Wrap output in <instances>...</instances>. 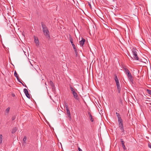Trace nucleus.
<instances>
[{"mask_svg": "<svg viewBox=\"0 0 151 151\" xmlns=\"http://www.w3.org/2000/svg\"><path fill=\"white\" fill-rule=\"evenodd\" d=\"M23 51L24 52V53L25 52L24 51Z\"/></svg>", "mask_w": 151, "mask_h": 151, "instance_id": "nucleus-38", "label": "nucleus"}, {"mask_svg": "<svg viewBox=\"0 0 151 151\" xmlns=\"http://www.w3.org/2000/svg\"><path fill=\"white\" fill-rule=\"evenodd\" d=\"M12 96H15L14 94H12Z\"/></svg>", "mask_w": 151, "mask_h": 151, "instance_id": "nucleus-33", "label": "nucleus"}, {"mask_svg": "<svg viewBox=\"0 0 151 151\" xmlns=\"http://www.w3.org/2000/svg\"><path fill=\"white\" fill-rule=\"evenodd\" d=\"M124 71L125 72L126 74L127 73H129L130 72L129 71V70H128V69L127 68H124Z\"/></svg>", "mask_w": 151, "mask_h": 151, "instance_id": "nucleus-16", "label": "nucleus"}, {"mask_svg": "<svg viewBox=\"0 0 151 151\" xmlns=\"http://www.w3.org/2000/svg\"><path fill=\"white\" fill-rule=\"evenodd\" d=\"M19 83H22V84H23L22 83V82L20 80H19Z\"/></svg>", "mask_w": 151, "mask_h": 151, "instance_id": "nucleus-34", "label": "nucleus"}, {"mask_svg": "<svg viewBox=\"0 0 151 151\" xmlns=\"http://www.w3.org/2000/svg\"><path fill=\"white\" fill-rule=\"evenodd\" d=\"M120 101H121V103L122 104V101L121 99H120Z\"/></svg>", "mask_w": 151, "mask_h": 151, "instance_id": "nucleus-32", "label": "nucleus"}, {"mask_svg": "<svg viewBox=\"0 0 151 151\" xmlns=\"http://www.w3.org/2000/svg\"><path fill=\"white\" fill-rule=\"evenodd\" d=\"M66 113L68 115V117H70V110L69 109H66Z\"/></svg>", "mask_w": 151, "mask_h": 151, "instance_id": "nucleus-10", "label": "nucleus"}, {"mask_svg": "<svg viewBox=\"0 0 151 151\" xmlns=\"http://www.w3.org/2000/svg\"><path fill=\"white\" fill-rule=\"evenodd\" d=\"M119 125V127L120 128L122 132H124V129L123 124Z\"/></svg>", "mask_w": 151, "mask_h": 151, "instance_id": "nucleus-12", "label": "nucleus"}, {"mask_svg": "<svg viewBox=\"0 0 151 151\" xmlns=\"http://www.w3.org/2000/svg\"><path fill=\"white\" fill-rule=\"evenodd\" d=\"M70 90H71L72 93L73 95L74 98L78 100V97L77 94L75 91L74 88L71 86H70Z\"/></svg>", "mask_w": 151, "mask_h": 151, "instance_id": "nucleus-3", "label": "nucleus"}, {"mask_svg": "<svg viewBox=\"0 0 151 151\" xmlns=\"http://www.w3.org/2000/svg\"><path fill=\"white\" fill-rule=\"evenodd\" d=\"M126 74L130 81L131 82H132L133 81V77L130 72L127 73Z\"/></svg>", "mask_w": 151, "mask_h": 151, "instance_id": "nucleus-5", "label": "nucleus"}, {"mask_svg": "<svg viewBox=\"0 0 151 151\" xmlns=\"http://www.w3.org/2000/svg\"><path fill=\"white\" fill-rule=\"evenodd\" d=\"M64 106L66 108V109H69L68 105L66 104H65L64 105Z\"/></svg>", "mask_w": 151, "mask_h": 151, "instance_id": "nucleus-25", "label": "nucleus"}, {"mask_svg": "<svg viewBox=\"0 0 151 151\" xmlns=\"http://www.w3.org/2000/svg\"><path fill=\"white\" fill-rule=\"evenodd\" d=\"M14 74V76L16 77L18 81H19V77H18V74L16 71H15Z\"/></svg>", "mask_w": 151, "mask_h": 151, "instance_id": "nucleus-11", "label": "nucleus"}, {"mask_svg": "<svg viewBox=\"0 0 151 151\" xmlns=\"http://www.w3.org/2000/svg\"><path fill=\"white\" fill-rule=\"evenodd\" d=\"M85 40L82 37V40L79 42V44L81 46H83V45L84 44L85 42Z\"/></svg>", "mask_w": 151, "mask_h": 151, "instance_id": "nucleus-6", "label": "nucleus"}, {"mask_svg": "<svg viewBox=\"0 0 151 151\" xmlns=\"http://www.w3.org/2000/svg\"><path fill=\"white\" fill-rule=\"evenodd\" d=\"M147 91L148 94L151 95V90L149 89H147Z\"/></svg>", "mask_w": 151, "mask_h": 151, "instance_id": "nucleus-24", "label": "nucleus"}, {"mask_svg": "<svg viewBox=\"0 0 151 151\" xmlns=\"http://www.w3.org/2000/svg\"><path fill=\"white\" fill-rule=\"evenodd\" d=\"M2 134L0 135V144H1L2 142Z\"/></svg>", "mask_w": 151, "mask_h": 151, "instance_id": "nucleus-22", "label": "nucleus"}, {"mask_svg": "<svg viewBox=\"0 0 151 151\" xmlns=\"http://www.w3.org/2000/svg\"><path fill=\"white\" fill-rule=\"evenodd\" d=\"M50 85L52 87H53L54 86V85L53 83L51 81H50Z\"/></svg>", "mask_w": 151, "mask_h": 151, "instance_id": "nucleus-21", "label": "nucleus"}, {"mask_svg": "<svg viewBox=\"0 0 151 151\" xmlns=\"http://www.w3.org/2000/svg\"><path fill=\"white\" fill-rule=\"evenodd\" d=\"M116 84L117 86H120L119 83V82H116Z\"/></svg>", "mask_w": 151, "mask_h": 151, "instance_id": "nucleus-27", "label": "nucleus"}, {"mask_svg": "<svg viewBox=\"0 0 151 151\" xmlns=\"http://www.w3.org/2000/svg\"><path fill=\"white\" fill-rule=\"evenodd\" d=\"M41 24L43 32L44 35L47 37L49 38L50 36L49 34V32L46 25L44 24L43 23H42Z\"/></svg>", "mask_w": 151, "mask_h": 151, "instance_id": "nucleus-1", "label": "nucleus"}, {"mask_svg": "<svg viewBox=\"0 0 151 151\" xmlns=\"http://www.w3.org/2000/svg\"><path fill=\"white\" fill-rule=\"evenodd\" d=\"M148 145L149 147L151 148V143H149Z\"/></svg>", "mask_w": 151, "mask_h": 151, "instance_id": "nucleus-28", "label": "nucleus"}, {"mask_svg": "<svg viewBox=\"0 0 151 151\" xmlns=\"http://www.w3.org/2000/svg\"><path fill=\"white\" fill-rule=\"evenodd\" d=\"M73 39L72 38H71L70 39V42L71 44L73 46V49L74 50V51H75V53H77V49L76 48L75 45L73 43Z\"/></svg>", "mask_w": 151, "mask_h": 151, "instance_id": "nucleus-4", "label": "nucleus"}, {"mask_svg": "<svg viewBox=\"0 0 151 151\" xmlns=\"http://www.w3.org/2000/svg\"><path fill=\"white\" fill-rule=\"evenodd\" d=\"M22 35L23 38H24V37H25V35H24V33H22Z\"/></svg>", "mask_w": 151, "mask_h": 151, "instance_id": "nucleus-29", "label": "nucleus"}, {"mask_svg": "<svg viewBox=\"0 0 151 151\" xmlns=\"http://www.w3.org/2000/svg\"><path fill=\"white\" fill-rule=\"evenodd\" d=\"M114 80L116 83L119 82V80L116 75L115 76Z\"/></svg>", "mask_w": 151, "mask_h": 151, "instance_id": "nucleus-14", "label": "nucleus"}, {"mask_svg": "<svg viewBox=\"0 0 151 151\" xmlns=\"http://www.w3.org/2000/svg\"><path fill=\"white\" fill-rule=\"evenodd\" d=\"M17 129L16 128H14L12 130V133H14L16 132V131H17Z\"/></svg>", "mask_w": 151, "mask_h": 151, "instance_id": "nucleus-19", "label": "nucleus"}, {"mask_svg": "<svg viewBox=\"0 0 151 151\" xmlns=\"http://www.w3.org/2000/svg\"><path fill=\"white\" fill-rule=\"evenodd\" d=\"M89 6H90V5H91V4H89Z\"/></svg>", "mask_w": 151, "mask_h": 151, "instance_id": "nucleus-37", "label": "nucleus"}, {"mask_svg": "<svg viewBox=\"0 0 151 151\" xmlns=\"http://www.w3.org/2000/svg\"><path fill=\"white\" fill-rule=\"evenodd\" d=\"M25 95L29 99H30V96L29 94V93H27V94H25Z\"/></svg>", "mask_w": 151, "mask_h": 151, "instance_id": "nucleus-26", "label": "nucleus"}, {"mask_svg": "<svg viewBox=\"0 0 151 151\" xmlns=\"http://www.w3.org/2000/svg\"><path fill=\"white\" fill-rule=\"evenodd\" d=\"M10 109V108L9 107L7 108L5 111V114H8L9 111Z\"/></svg>", "mask_w": 151, "mask_h": 151, "instance_id": "nucleus-13", "label": "nucleus"}, {"mask_svg": "<svg viewBox=\"0 0 151 151\" xmlns=\"http://www.w3.org/2000/svg\"><path fill=\"white\" fill-rule=\"evenodd\" d=\"M24 91L25 94H27L29 93L28 90L26 88L24 89Z\"/></svg>", "mask_w": 151, "mask_h": 151, "instance_id": "nucleus-18", "label": "nucleus"}, {"mask_svg": "<svg viewBox=\"0 0 151 151\" xmlns=\"http://www.w3.org/2000/svg\"><path fill=\"white\" fill-rule=\"evenodd\" d=\"M27 139V137L26 136H24V137L23 139V143L22 144V145H24V144H25L26 143V141Z\"/></svg>", "mask_w": 151, "mask_h": 151, "instance_id": "nucleus-17", "label": "nucleus"}, {"mask_svg": "<svg viewBox=\"0 0 151 151\" xmlns=\"http://www.w3.org/2000/svg\"><path fill=\"white\" fill-rule=\"evenodd\" d=\"M78 150L79 151H82V150L79 147H78Z\"/></svg>", "mask_w": 151, "mask_h": 151, "instance_id": "nucleus-30", "label": "nucleus"}, {"mask_svg": "<svg viewBox=\"0 0 151 151\" xmlns=\"http://www.w3.org/2000/svg\"><path fill=\"white\" fill-rule=\"evenodd\" d=\"M116 116L117 117L118 119H119L120 118H121L119 114V113L116 112Z\"/></svg>", "mask_w": 151, "mask_h": 151, "instance_id": "nucleus-20", "label": "nucleus"}, {"mask_svg": "<svg viewBox=\"0 0 151 151\" xmlns=\"http://www.w3.org/2000/svg\"><path fill=\"white\" fill-rule=\"evenodd\" d=\"M118 119L119 125L123 124V121H122V119L121 118H120L119 119Z\"/></svg>", "mask_w": 151, "mask_h": 151, "instance_id": "nucleus-9", "label": "nucleus"}, {"mask_svg": "<svg viewBox=\"0 0 151 151\" xmlns=\"http://www.w3.org/2000/svg\"><path fill=\"white\" fill-rule=\"evenodd\" d=\"M88 115L89 118L91 121V122H93V119L92 117V116L90 112H88Z\"/></svg>", "mask_w": 151, "mask_h": 151, "instance_id": "nucleus-8", "label": "nucleus"}, {"mask_svg": "<svg viewBox=\"0 0 151 151\" xmlns=\"http://www.w3.org/2000/svg\"><path fill=\"white\" fill-rule=\"evenodd\" d=\"M34 40L35 42V43L36 45L37 46H38L39 45V43L38 38L37 37H35Z\"/></svg>", "mask_w": 151, "mask_h": 151, "instance_id": "nucleus-7", "label": "nucleus"}, {"mask_svg": "<svg viewBox=\"0 0 151 151\" xmlns=\"http://www.w3.org/2000/svg\"><path fill=\"white\" fill-rule=\"evenodd\" d=\"M117 89L118 91V93H119L120 92L121 90V88L120 87V86H117Z\"/></svg>", "mask_w": 151, "mask_h": 151, "instance_id": "nucleus-15", "label": "nucleus"}, {"mask_svg": "<svg viewBox=\"0 0 151 151\" xmlns=\"http://www.w3.org/2000/svg\"><path fill=\"white\" fill-rule=\"evenodd\" d=\"M30 63L32 65H33L32 64V63L30 61Z\"/></svg>", "mask_w": 151, "mask_h": 151, "instance_id": "nucleus-36", "label": "nucleus"}, {"mask_svg": "<svg viewBox=\"0 0 151 151\" xmlns=\"http://www.w3.org/2000/svg\"><path fill=\"white\" fill-rule=\"evenodd\" d=\"M132 54L133 55V58L134 59L137 60H139V57L137 56L136 50L135 48H133L132 49Z\"/></svg>", "mask_w": 151, "mask_h": 151, "instance_id": "nucleus-2", "label": "nucleus"}, {"mask_svg": "<svg viewBox=\"0 0 151 151\" xmlns=\"http://www.w3.org/2000/svg\"><path fill=\"white\" fill-rule=\"evenodd\" d=\"M121 142H122V143H124V141L122 140V139H121Z\"/></svg>", "mask_w": 151, "mask_h": 151, "instance_id": "nucleus-31", "label": "nucleus"}, {"mask_svg": "<svg viewBox=\"0 0 151 151\" xmlns=\"http://www.w3.org/2000/svg\"><path fill=\"white\" fill-rule=\"evenodd\" d=\"M122 146L123 149L124 150H126V148L124 144V143L122 144Z\"/></svg>", "mask_w": 151, "mask_h": 151, "instance_id": "nucleus-23", "label": "nucleus"}, {"mask_svg": "<svg viewBox=\"0 0 151 151\" xmlns=\"http://www.w3.org/2000/svg\"><path fill=\"white\" fill-rule=\"evenodd\" d=\"M14 119V118H12V120H13Z\"/></svg>", "mask_w": 151, "mask_h": 151, "instance_id": "nucleus-35", "label": "nucleus"}]
</instances>
